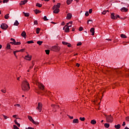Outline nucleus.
I'll return each mask as SVG.
<instances>
[{"mask_svg":"<svg viewBox=\"0 0 129 129\" xmlns=\"http://www.w3.org/2000/svg\"><path fill=\"white\" fill-rule=\"evenodd\" d=\"M21 87L23 91H28L30 90V84L27 81H24L21 85Z\"/></svg>","mask_w":129,"mask_h":129,"instance_id":"obj_1","label":"nucleus"},{"mask_svg":"<svg viewBox=\"0 0 129 129\" xmlns=\"http://www.w3.org/2000/svg\"><path fill=\"white\" fill-rule=\"evenodd\" d=\"M105 116H106V121L107 122H112V121H113V117H112V116H111V115H105Z\"/></svg>","mask_w":129,"mask_h":129,"instance_id":"obj_2","label":"nucleus"},{"mask_svg":"<svg viewBox=\"0 0 129 129\" xmlns=\"http://www.w3.org/2000/svg\"><path fill=\"white\" fill-rule=\"evenodd\" d=\"M60 46L58 45H54L51 47V50L53 51L54 52H59L60 51Z\"/></svg>","mask_w":129,"mask_h":129,"instance_id":"obj_3","label":"nucleus"},{"mask_svg":"<svg viewBox=\"0 0 129 129\" xmlns=\"http://www.w3.org/2000/svg\"><path fill=\"white\" fill-rule=\"evenodd\" d=\"M51 106L52 108V111L53 112H56V111H57V109L59 108V106H58V105L52 104Z\"/></svg>","mask_w":129,"mask_h":129,"instance_id":"obj_4","label":"nucleus"},{"mask_svg":"<svg viewBox=\"0 0 129 129\" xmlns=\"http://www.w3.org/2000/svg\"><path fill=\"white\" fill-rule=\"evenodd\" d=\"M43 107V104L42 103H38V106L36 107L37 110L39 111V112H41L42 111V108Z\"/></svg>","mask_w":129,"mask_h":129,"instance_id":"obj_5","label":"nucleus"},{"mask_svg":"<svg viewBox=\"0 0 129 129\" xmlns=\"http://www.w3.org/2000/svg\"><path fill=\"white\" fill-rule=\"evenodd\" d=\"M1 28L2 30H7L9 28V26L6 23H2L1 25Z\"/></svg>","mask_w":129,"mask_h":129,"instance_id":"obj_6","label":"nucleus"},{"mask_svg":"<svg viewBox=\"0 0 129 129\" xmlns=\"http://www.w3.org/2000/svg\"><path fill=\"white\" fill-rule=\"evenodd\" d=\"M28 119H29V120L32 121L34 123V124H38V122H36L35 120H34V119H33V117L32 116L28 115Z\"/></svg>","mask_w":129,"mask_h":129,"instance_id":"obj_7","label":"nucleus"},{"mask_svg":"<svg viewBox=\"0 0 129 129\" xmlns=\"http://www.w3.org/2000/svg\"><path fill=\"white\" fill-rule=\"evenodd\" d=\"M24 59L25 60H28V61H31L32 60V55H30V54H27L25 56Z\"/></svg>","mask_w":129,"mask_h":129,"instance_id":"obj_8","label":"nucleus"},{"mask_svg":"<svg viewBox=\"0 0 129 129\" xmlns=\"http://www.w3.org/2000/svg\"><path fill=\"white\" fill-rule=\"evenodd\" d=\"M63 31H64V32L66 33H69V27L68 25H66L63 28Z\"/></svg>","mask_w":129,"mask_h":129,"instance_id":"obj_9","label":"nucleus"},{"mask_svg":"<svg viewBox=\"0 0 129 129\" xmlns=\"http://www.w3.org/2000/svg\"><path fill=\"white\" fill-rule=\"evenodd\" d=\"M61 7V4L57 3L56 5H54L52 7V10H55V9H59Z\"/></svg>","mask_w":129,"mask_h":129,"instance_id":"obj_10","label":"nucleus"},{"mask_svg":"<svg viewBox=\"0 0 129 129\" xmlns=\"http://www.w3.org/2000/svg\"><path fill=\"white\" fill-rule=\"evenodd\" d=\"M38 87L41 90H44V85L41 84V83H38Z\"/></svg>","mask_w":129,"mask_h":129,"instance_id":"obj_11","label":"nucleus"},{"mask_svg":"<svg viewBox=\"0 0 129 129\" xmlns=\"http://www.w3.org/2000/svg\"><path fill=\"white\" fill-rule=\"evenodd\" d=\"M27 3H28V0H24V1H21V2L20 3V5L23 6L24 5H26Z\"/></svg>","mask_w":129,"mask_h":129,"instance_id":"obj_12","label":"nucleus"},{"mask_svg":"<svg viewBox=\"0 0 129 129\" xmlns=\"http://www.w3.org/2000/svg\"><path fill=\"white\" fill-rule=\"evenodd\" d=\"M72 18V14L71 13H68L67 15L66 19L67 20H70Z\"/></svg>","mask_w":129,"mask_h":129,"instance_id":"obj_13","label":"nucleus"},{"mask_svg":"<svg viewBox=\"0 0 129 129\" xmlns=\"http://www.w3.org/2000/svg\"><path fill=\"white\" fill-rule=\"evenodd\" d=\"M62 44H63V45H66V46H68V47H71V44L68 43V42H66L65 41H62Z\"/></svg>","mask_w":129,"mask_h":129,"instance_id":"obj_14","label":"nucleus"},{"mask_svg":"<svg viewBox=\"0 0 129 129\" xmlns=\"http://www.w3.org/2000/svg\"><path fill=\"white\" fill-rule=\"evenodd\" d=\"M120 11L121 12H124L125 13H126V12L128 11V9L125 7H123L120 9Z\"/></svg>","mask_w":129,"mask_h":129,"instance_id":"obj_15","label":"nucleus"},{"mask_svg":"<svg viewBox=\"0 0 129 129\" xmlns=\"http://www.w3.org/2000/svg\"><path fill=\"white\" fill-rule=\"evenodd\" d=\"M53 10L54 14H58L60 12V9L58 8H55Z\"/></svg>","mask_w":129,"mask_h":129,"instance_id":"obj_16","label":"nucleus"},{"mask_svg":"<svg viewBox=\"0 0 129 129\" xmlns=\"http://www.w3.org/2000/svg\"><path fill=\"white\" fill-rule=\"evenodd\" d=\"M24 49H20V50H16L14 51V54L16 57H17V55H16V53H18L19 52H23L24 51Z\"/></svg>","mask_w":129,"mask_h":129,"instance_id":"obj_17","label":"nucleus"},{"mask_svg":"<svg viewBox=\"0 0 129 129\" xmlns=\"http://www.w3.org/2000/svg\"><path fill=\"white\" fill-rule=\"evenodd\" d=\"M90 33H91V35L92 36H94V33H95V32L94 31V28H92L90 29Z\"/></svg>","mask_w":129,"mask_h":129,"instance_id":"obj_18","label":"nucleus"},{"mask_svg":"<svg viewBox=\"0 0 129 129\" xmlns=\"http://www.w3.org/2000/svg\"><path fill=\"white\" fill-rule=\"evenodd\" d=\"M111 19H112V20H116V18H115V15H114V13L111 14Z\"/></svg>","mask_w":129,"mask_h":129,"instance_id":"obj_19","label":"nucleus"},{"mask_svg":"<svg viewBox=\"0 0 129 129\" xmlns=\"http://www.w3.org/2000/svg\"><path fill=\"white\" fill-rule=\"evenodd\" d=\"M79 120L78 119H74L73 120V123H79Z\"/></svg>","mask_w":129,"mask_h":129,"instance_id":"obj_20","label":"nucleus"},{"mask_svg":"<svg viewBox=\"0 0 129 129\" xmlns=\"http://www.w3.org/2000/svg\"><path fill=\"white\" fill-rule=\"evenodd\" d=\"M26 35L27 34L26 33V32H25V31L22 32V33H21L22 37H23V38H26Z\"/></svg>","mask_w":129,"mask_h":129,"instance_id":"obj_21","label":"nucleus"},{"mask_svg":"<svg viewBox=\"0 0 129 129\" xmlns=\"http://www.w3.org/2000/svg\"><path fill=\"white\" fill-rule=\"evenodd\" d=\"M14 122L15 124H17V125L20 127V126H21V124L19 123H18V121L17 120V119H15L14 120Z\"/></svg>","mask_w":129,"mask_h":129,"instance_id":"obj_22","label":"nucleus"},{"mask_svg":"<svg viewBox=\"0 0 129 129\" xmlns=\"http://www.w3.org/2000/svg\"><path fill=\"white\" fill-rule=\"evenodd\" d=\"M120 37H121V38H122V39H125V38H127L126 35H125V34H121Z\"/></svg>","mask_w":129,"mask_h":129,"instance_id":"obj_23","label":"nucleus"},{"mask_svg":"<svg viewBox=\"0 0 129 129\" xmlns=\"http://www.w3.org/2000/svg\"><path fill=\"white\" fill-rule=\"evenodd\" d=\"M114 127L116 129H119L120 128V124H118L117 125H115Z\"/></svg>","mask_w":129,"mask_h":129,"instance_id":"obj_24","label":"nucleus"},{"mask_svg":"<svg viewBox=\"0 0 129 129\" xmlns=\"http://www.w3.org/2000/svg\"><path fill=\"white\" fill-rule=\"evenodd\" d=\"M19 25H20V23H19L18 20H16L14 24V26H19Z\"/></svg>","mask_w":129,"mask_h":129,"instance_id":"obj_25","label":"nucleus"},{"mask_svg":"<svg viewBox=\"0 0 129 129\" xmlns=\"http://www.w3.org/2000/svg\"><path fill=\"white\" fill-rule=\"evenodd\" d=\"M72 2H73V0H67V5H69L71 4V3H72Z\"/></svg>","mask_w":129,"mask_h":129,"instance_id":"obj_26","label":"nucleus"},{"mask_svg":"<svg viewBox=\"0 0 129 129\" xmlns=\"http://www.w3.org/2000/svg\"><path fill=\"white\" fill-rule=\"evenodd\" d=\"M36 15H37V14H40V13H41V11H40V10H37V9H36L35 11H34Z\"/></svg>","mask_w":129,"mask_h":129,"instance_id":"obj_27","label":"nucleus"},{"mask_svg":"<svg viewBox=\"0 0 129 129\" xmlns=\"http://www.w3.org/2000/svg\"><path fill=\"white\" fill-rule=\"evenodd\" d=\"M10 15L9 14H7L6 15H5L4 18L5 19H6V20H8V19H9V18H10V16H9Z\"/></svg>","mask_w":129,"mask_h":129,"instance_id":"obj_28","label":"nucleus"},{"mask_svg":"<svg viewBox=\"0 0 129 129\" xmlns=\"http://www.w3.org/2000/svg\"><path fill=\"white\" fill-rule=\"evenodd\" d=\"M23 14H24L25 17H29L30 16V13H29L23 12Z\"/></svg>","mask_w":129,"mask_h":129,"instance_id":"obj_29","label":"nucleus"},{"mask_svg":"<svg viewBox=\"0 0 129 129\" xmlns=\"http://www.w3.org/2000/svg\"><path fill=\"white\" fill-rule=\"evenodd\" d=\"M104 126H105V127H106V128H108V127H109V123H105L104 124Z\"/></svg>","mask_w":129,"mask_h":129,"instance_id":"obj_30","label":"nucleus"},{"mask_svg":"<svg viewBox=\"0 0 129 129\" xmlns=\"http://www.w3.org/2000/svg\"><path fill=\"white\" fill-rule=\"evenodd\" d=\"M91 124H95L96 123V121L94 119L92 120L91 121Z\"/></svg>","mask_w":129,"mask_h":129,"instance_id":"obj_31","label":"nucleus"},{"mask_svg":"<svg viewBox=\"0 0 129 129\" xmlns=\"http://www.w3.org/2000/svg\"><path fill=\"white\" fill-rule=\"evenodd\" d=\"M36 6L38 7V8H41L42 4H40V3H37Z\"/></svg>","mask_w":129,"mask_h":129,"instance_id":"obj_32","label":"nucleus"},{"mask_svg":"<svg viewBox=\"0 0 129 129\" xmlns=\"http://www.w3.org/2000/svg\"><path fill=\"white\" fill-rule=\"evenodd\" d=\"M7 49H11V44L10 43L7 44Z\"/></svg>","mask_w":129,"mask_h":129,"instance_id":"obj_33","label":"nucleus"},{"mask_svg":"<svg viewBox=\"0 0 129 129\" xmlns=\"http://www.w3.org/2000/svg\"><path fill=\"white\" fill-rule=\"evenodd\" d=\"M37 44L39 45V46H41V45H42V44H43V41H38L37 42Z\"/></svg>","mask_w":129,"mask_h":129,"instance_id":"obj_34","label":"nucleus"},{"mask_svg":"<svg viewBox=\"0 0 129 129\" xmlns=\"http://www.w3.org/2000/svg\"><path fill=\"white\" fill-rule=\"evenodd\" d=\"M45 52L47 55H49L50 54V50H45Z\"/></svg>","mask_w":129,"mask_h":129,"instance_id":"obj_35","label":"nucleus"},{"mask_svg":"<svg viewBox=\"0 0 129 129\" xmlns=\"http://www.w3.org/2000/svg\"><path fill=\"white\" fill-rule=\"evenodd\" d=\"M40 29L39 28H37L36 29V34H39L40 33Z\"/></svg>","mask_w":129,"mask_h":129,"instance_id":"obj_36","label":"nucleus"},{"mask_svg":"<svg viewBox=\"0 0 129 129\" xmlns=\"http://www.w3.org/2000/svg\"><path fill=\"white\" fill-rule=\"evenodd\" d=\"M80 120H81V121H84L85 120V118L84 117H80Z\"/></svg>","mask_w":129,"mask_h":129,"instance_id":"obj_37","label":"nucleus"},{"mask_svg":"<svg viewBox=\"0 0 129 129\" xmlns=\"http://www.w3.org/2000/svg\"><path fill=\"white\" fill-rule=\"evenodd\" d=\"M27 44H33L34 43V41L33 40L28 41L27 42Z\"/></svg>","mask_w":129,"mask_h":129,"instance_id":"obj_38","label":"nucleus"},{"mask_svg":"<svg viewBox=\"0 0 129 129\" xmlns=\"http://www.w3.org/2000/svg\"><path fill=\"white\" fill-rule=\"evenodd\" d=\"M15 45H21V42H16V41H15Z\"/></svg>","mask_w":129,"mask_h":129,"instance_id":"obj_39","label":"nucleus"},{"mask_svg":"<svg viewBox=\"0 0 129 129\" xmlns=\"http://www.w3.org/2000/svg\"><path fill=\"white\" fill-rule=\"evenodd\" d=\"M72 24H73V21H70V22L67 23V25L68 26L69 24L72 25Z\"/></svg>","mask_w":129,"mask_h":129,"instance_id":"obj_40","label":"nucleus"},{"mask_svg":"<svg viewBox=\"0 0 129 129\" xmlns=\"http://www.w3.org/2000/svg\"><path fill=\"white\" fill-rule=\"evenodd\" d=\"M34 65H35V64H34V62H32V66H31L29 68V70H31V69H33V67H34Z\"/></svg>","mask_w":129,"mask_h":129,"instance_id":"obj_41","label":"nucleus"},{"mask_svg":"<svg viewBox=\"0 0 129 129\" xmlns=\"http://www.w3.org/2000/svg\"><path fill=\"white\" fill-rule=\"evenodd\" d=\"M14 129H20L16 125H13Z\"/></svg>","mask_w":129,"mask_h":129,"instance_id":"obj_42","label":"nucleus"},{"mask_svg":"<svg viewBox=\"0 0 129 129\" xmlns=\"http://www.w3.org/2000/svg\"><path fill=\"white\" fill-rule=\"evenodd\" d=\"M43 19H44V21H48V19H47V16H45L44 17H43Z\"/></svg>","mask_w":129,"mask_h":129,"instance_id":"obj_43","label":"nucleus"},{"mask_svg":"<svg viewBox=\"0 0 129 129\" xmlns=\"http://www.w3.org/2000/svg\"><path fill=\"white\" fill-rule=\"evenodd\" d=\"M85 16H86V17H88V16H89V13H88V11L86 12V13H85Z\"/></svg>","mask_w":129,"mask_h":129,"instance_id":"obj_44","label":"nucleus"},{"mask_svg":"<svg viewBox=\"0 0 129 129\" xmlns=\"http://www.w3.org/2000/svg\"><path fill=\"white\" fill-rule=\"evenodd\" d=\"M17 116H18V115H13V117H14V118H16L17 119H19V118L17 117Z\"/></svg>","mask_w":129,"mask_h":129,"instance_id":"obj_45","label":"nucleus"},{"mask_svg":"<svg viewBox=\"0 0 129 129\" xmlns=\"http://www.w3.org/2000/svg\"><path fill=\"white\" fill-rule=\"evenodd\" d=\"M34 25H38V21L35 20L34 21Z\"/></svg>","mask_w":129,"mask_h":129,"instance_id":"obj_46","label":"nucleus"},{"mask_svg":"<svg viewBox=\"0 0 129 129\" xmlns=\"http://www.w3.org/2000/svg\"><path fill=\"white\" fill-rule=\"evenodd\" d=\"M82 45V43H81V42H79L77 44V46H81Z\"/></svg>","mask_w":129,"mask_h":129,"instance_id":"obj_47","label":"nucleus"},{"mask_svg":"<svg viewBox=\"0 0 129 129\" xmlns=\"http://www.w3.org/2000/svg\"><path fill=\"white\" fill-rule=\"evenodd\" d=\"M9 3V0H3V4Z\"/></svg>","mask_w":129,"mask_h":129,"instance_id":"obj_48","label":"nucleus"},{"mask_svg":"<svg viewBox=\"0 0 129 129\" xmlns=\"http://www.w3.org/2000/svg\"><path fill=\"white\" fill-rule=\"evenodd\" d=\"M3 116H4V118L5 119H7V118H9V117L6 116L5 115L3 114Z\"/></svg>","mask_w":129,"mask_h":129,"instance_id":"obj_49","label":"nucleus"},{"mask_svg":"<svg viewBox=\"0 0 129 129\" xmlns=\"http://www.w3.org/2000/svg\"><path fill=\"white\" fill-rule=\"evenodd\" d=\"M14 106H18V107H21V105H20V104H17L14 105Z\"/></svg>","mask_w":129,"mask_h":129,"instance_id":"obj_50","label":"nucleus"},{"mask_svg":"<svg viewBox=\"0 0 129 129\" xmlns=\"http://www.w3.org/2000/svg\"><path fill=\"white\" fill-rule=\"evenodd\" d=\"M83 27H80L79 29V31H80V32L81 31H83Z\"/></svg>","mask_w":129,"mask_h":129,"instance_id":"obj_51","label":"nucleus"},{"mask_svg":"<svg viewBox=\"0 0 129 129\" xmlns=\"http://www.w3.org/2000/svg\"><path fill=\"white\" fill-rule=\"evenodd\" d=\"M89 22H91V24H92L93 21H92V20H89L88 21V22H87L88 25L89 24Z\"/></svg>","mask_w":129,"mask_h":129,"instance_id":"obj_52","label":"nucleus"},{"mask_svg":"<svg viewBox=\"0 0 129 129\" xmlns=\"http://www.w3.org/2000/svg\"><path fill=\"white\" fill-rule=\"evenodd\" d=\"M125 120L127 121H129V117L128 116H126L125 117Z\"/></svg>","mask_w":129,"mask_h":129,"instance_id":"obj_53","label":"nucleus"},{"mask_svg":"<svg viewBox=\"0 0 129 129\" xmlns=\"http://www.w3.org/2000/svg\"><path fill=\"white\" fill-rule=\"evenodd\" d=\"M103 15H105L106 14V11H104L102 12Z\"/></svg>","mask_w":129,"mask_h":129,"instance_id":"obj_54","label":"nucleus"},{"mask_svg":"<svg viewBox=\"0 0 129 129\" xmlns=\"http://www.w3.org/2000/svg\"><path fill=\"white\" fill-rule=\"evenodd\" d=\"M115 18H116V19H117V18H120L119 15H115Z\"/></svg>","mask_w":129,"mask_h":129,"instance_id":"obj_55","label":"nucleus"},{"mask_svg":"<svg viewBox=\"0 0 129 129\" xmlns=\"http://www.w3.org/2000/svg\"><path fill=\"white\" fill-rule=\"evenodd\" d=\"M16 42H15V41H12L10 42V44H12V45H15Z\"/></svg>","mask_w":129,"mask_h":129,"instance_id":"obj_56","label":"nucleus"},{"mask_svg":"<svg viewBox=\"0 0 129 129\" xmlns=\"http://www.w3.org/2000/svg\"><path fill=\"white\" fill-rule=\"evenodd\" d=\"M89 14H91L92 13V9H91L89 10Z\"/></svg>","mask_w":129,"mask_h":129,"instance_id":"obj_57","label":"nucleus"},{"mask_svg":"<svg viewBox=\"0 0 129 129\" xmlns=\"http://www.w3.org/2000/svg\"><path fill=\"white\" fill-rule=\"evenodd\" d=\"M1 91H2V92H3V93H6V90H4V89L1 90Z\"/></svg>","mask_w":129,"mask_h":129,"instance_id":"obj_58","label":"nucleus"},{"mask_svg":"<svg viewBox=\"0 0 129 129\" xmlns=\"http://www.w3.org/2000/svg\"><path fill=\"white\" fill-rule=\"evenodd\" d=\"M11 41H13V42H16V40H15V39H14V38H11Z\"/></svg>","mask_w":129,"mask_h":129,"instance_id":"obj_59","label":"nucleus"},{"mask_svg":"<svg viewBox=\"0 0 129 129\" xmlns=\"http://www.w3.org/2000/svg\"><path fill=\"white\" fill-rule=\"evenodd\" d=\"M68 116L70 119H73V116H71L70 115H68Z\"/></svg>","mask_w":129,"mask_h":129,"instance_id":"obj_60","label":"nucleus"},{"mask_svg":"<svg viewBox=\"0 0 129 129\" xmlns=\"http://www.w3.org/2000/svg\"><path fill=\"white\" fill-rule=\"evenodd\" d=\"M124 125H125V121L123 122V123L122 124V126H124Z\"/></svg>","mask_w":129,"mask_h":129,"instance_id":"obj_61","label":"nucleus"},{"mask_svg":"<svg viewBox=\"0 0 129 129\" xmlns=\"http://www.w3.org/2000/svg\"><path fill=\"white\" fill-rule=\"evenodd\" d=\"M76 66H77V67H79V66H80V64L79 63H77L76 64Z\"/></svg>","mask_w":129,"mask_h":129,"instance_id":"obj_62","label":"nucleus"},{"mask_svg":"<svg viewBox=\"0 0 129 129\" xmlns=\"http://www.w3.org/2000/svg\"><path fill=\"white\" fill-rule=\"evenodd\" d=\"M61 25H62V26H64L65 25V22H61Z\"/></svg>","mask_w":129,"mask_h":129,"instance_id":"obj_63","label":"nucleus"},{"mask_svg":"<svg viewBox=\"0 0 129 129\" xmlns=\"http://www.w3.org/2000/svg\"><path fill=\"white\" fill-rule=\"evenodd\" d=\"M124 129H129V128L127 126H126Z\"/></svg>","mask_w":129,"mask_h":129,"instance_id":"obj_64","label":"nucleus"}]
</instances>
